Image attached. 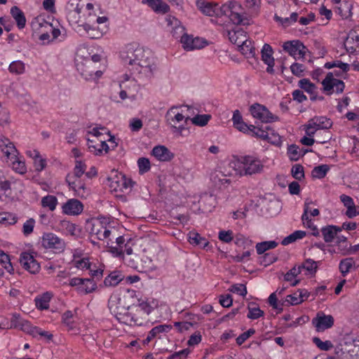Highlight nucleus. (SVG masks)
<instances>
[{"mask_svg": "<svg viewBox=\"0 0 359 359\" xmlns=\"http://www.w3.org/2000/svg\"><path fill=\"white\" fill-rule=\"evenodd\" d=\"M120 57L125 65L136 77L124 74L114 81V88L121 89L144 88L146 83L158 70L156 60L149 49L134 43L128 44L121 52Z\"/></svg>", "mask_w": 359, "mask_h": 359, "instance_id": "1", "label": "nucleus"}, {"mask_svg": "<svg viewBox=\"0 0 359 359\" xmlns=\"http://www.w3.org/2000/svg\"><path fill=\"white\" fill-rule=\"evenodd\" d=\"M135 293L133 290H127L121 297L113 294L109 297L108 300L109 309L117 320L120 316L119 313L125 314L128 310L133 309Z\"/></svg>", "mask_w": 359, "mask_h": 359, "instance_id": "2", "label": "nucleus"}, {"mask_svg": "<svg viewBox=\"0 0 359 359\" xmlns=\"http://www.w3.org/2000/svg\"><path fill=\"white\" fill-rule=\"evenodd\" d=\"M335 353L341 359H359V337H346L336 348Z\"/></svg>", "mask_w": 359, "mask_h": 359, "instance_id": "3", "label": "nucleus"}, {"mask_svg": "<svg viewBox=\"0 0 359 359\" xmlns=\"http://www.w3.org/2000/svg\"><path fill=\"white\" fill-rule=\"evenodd\" d=\"M76 67L78 72L86 80L95 81L100 78L103 74L102 71L98 69V67L94 66L93 62L83 59L76 60Z\"/></svg>", "mask_w": 359, "mask_h": 359, "instance_id": "4", "label": "nucleus"}, {"mask_svg": "<svg viewBox=\"0 0 359 359\" xmlns=\"http://www.w3.org/2000/svg\"><path fill=\"white\" fill-rule=\"evenodd\" d=\"M41 243L44 249L56 254L63 252L66 248L65 241L51 232L43 233Z\"/></svg>", "mask_w": 359, "mask_h": 359, "instance_id": "5", "label": "nucleus"}, {"mask_svg": "<svg viewBox=\"0 0 359 359\" xmlns=\"http://www.w3.org/2000/svg\"><path fill=\"white\" fill-rule=\"evenodd\" d=\"M240 161L243 165L242 168L245 175L258 174L263 170L264 165L261 161L254 156H241Z\"/></svg>", "mask_w": 359, "mask_h": 359, "instance_id": "6", "label": "nucleus"}, {"mask_svg": "<svg viewBox=\"0 0 359 359\" xmlns=\"http://www.w3.org/2000/svg\"><path fill=\"white\" fill-rule=\"evenodd\" d=\"M346 72H342L341 69L334 70L332 72H328L325 78L322 81L323 86V90H344L345 88V84L342 80L339 79Z\"/></svg>", "mask_w": 359, "mask_h": 359, "instance_id": "7", "label": "nucleus"}, {"mask_svg": "<svg viewBox=\"0 0 359 359\" xmlns=\"http://www.w3.org/2000/svg\"><path fill=\"white\" fill-rule=\"evenodd\" d=\"M252 116L263 123H272L279 120L278 116L273 114L265 106L255 103L250 107Z\"/></svg>", "mask_w": 359, "mask_h": 359, "instance_id": "8", "label": "nucleus"}, {"mask_svg": "<svg viewBox=\"0 0 359 359\" xmlns=\"http://www.w3.org/2000/svg\"><path fill=\"white\" fill-rule=\"evenodd\" d=\"M83 6V4H81V0H69L66 6L68 20L72 23H78Z\"/></svg>", "mask_w": 359, "mask_h": 359, "instance_id": "9", "label": "nucleus"}, {"mask_svg": "<svg viewBox=\"0 0 359 359\" xmlns=\"http://www.w3.org/2000/svg\"><path fill=\"white\" fill-rule=\"evenodd\" d=\"M21 266L30 273L36 274L39 272L41 266L30 253L22 252L20 257Z\"/></svg>", "mask_w": 359, "mask_h": 359, "instance_id": "10", "label": "nucleus"}, {"mask_svg": "<svg viewBox=\"0 0 359 359\" xmlns=\"http://www.w3.org/2000/svg\"><path fill=\"white\" fill-rule=\"evenodd\" d=\"M334 318L331 315H325L323 312L317 313L316 318L312 320V323L315 326L316 331L323 332L332 327L334 325Z\"/></svg>", "mask_w": 359, "mask_h": 359, "instance_id": "11", "label": "nucleus"}, {"mask_svg": "<svg viewBox=\"0 0 359 359\" xmlns=\"http://www.w3.org/2000/svg\"><path fill=\"white\" fill-rule=\"evenodd\" d=\"M171 325H158L154 327L149 332L145 339L142 341L143 345H147L150 341L156 338L161 339L172 330Z\"/></svg>", "mask_w": 359, "mask_h": 359, "instance_id": "12", "label": "nucleus"}, {"mask_svg": "<svg viewBox=\"0 0 359 359\" xmlns=\"http://www.w3.org/2000/svg\"><path fill=\"white\" fill-rule=\"evenodd\" d=\"M182 47L186 50H193L195 49H201L203 48L207 42L199 38V37H193V36L188 35L187 34H184L180 40Z\"/></svg>", "mask_w": 359, "mask_h": 359, "instance_id": "13", "label": "nucleus"}, {"mask_svg": "<svg viewBox=\"0 0 359 359\" xmlns=\"http://www.w3.org/2000/svg\"><path fill=\"white\" fill-rule=\"evenodd\" d=\"M31 27L34 32H39L40 29L44 27L51 32L53 39H56L60 34L59 29L53 28L52 25L48 22L41 16L34 18L31 22Z\"/></svg>", "mask_w": 359, "mask_h": 359, "instance_id": "14", "label": "nucleus"}, {"mask_svg": "<svg viewBox=\"0 0 359 359\" xmlns=\"http://www.w3.org/2000/svg\"><path fill=\"white\" fill-rule=\"evenodd\" d=\"M283 48L285 51L294 57L297 55L299 57H304L306 50L304 44L298 40L286 41L283 43Z\"/></svg>", "mask_w": 359, "mask_h": 359, "instance_id": "15", "label": "nucleus"}, {"mask_svg": "<svg viewBox=\"0 0 359 359\" xmlns=\"http://www.w3.org/2000/svg\"><path fill=\"white\" fill-rule=\"evenodd\" d=\"M62 212L68 215H77L82 212L83 205L81 201L77 199L72 198L68 200L62 205Z\"/></svg>", "mask_w": 359, "mask_h": 359, "instance_id": "16", "label": "nucleus"}, {"mask_svg": "<svg viewBox=\"0 0 359 359\" xmlns=\"http://www.w3.org/2000/svg\"><path fill=\"white\" fill-rule=\"evenodd\" d=\"M261 53L262 60L268 65L266 72L272 74L273 72L274 59L272 56L273 49L271 46L268 43H265L262 47Z\"/></svg>", "mask_w": 359, "mask_h": 359, "instance_id": "17", "label": "nucleus"}, {"mask_svg": "<svg viewBox=\"0 0 359 359\" xmlns=\"http://www.w3.org/2000/svg\"><path fill=\"white\" fill-rule=\"evenodd\" d=\"M152 155L161 161H170L174 158V154L166 147L158 145L154 147Z\"/></svg>", "mask_w": 359, "mask_h": 359, "instance_id": "18", "label": "nucleus"}, {"mask_svg": "<svg viewBox=\"0 0 359 359\" xmlns=\"http://www.w3.org/2000/svg\"><path fill=\"white\" fill-rule=\"evenodd\" d=\"M111 234V231L104 226L100 222L97 221L92 224L90 229L91 236H95L96 238L103 241L107 238Z\"/></svg>", "mask_w": 359, "mask_h": 359, "instance_id": "19", "label": "nucleus"}, {"mask_svg": "<svg viewBox=\"0 0 359 359\" xmlns=\"http://www.w3.org/2000/svg\"><path fill=\"white\" fill-rule=\"evenodd\" d=\"M0 148L8 158L18 155L14 144L6 137L0 139Z\"/></svg>", "mask_w": 359, "mask_h": 359, "instance_id": "20", "label": "nucleus"}, {"mask_svg": "<svg viewBox=\"0 0 359 359\" xmlns=\"http://www.w3.org/2000/svg\"><path fill=\"white\" fill-rule=\"evenodd\" d=\"M196 6L205 15L208 16L217 17V4L206 1L205 0H197Z\"/></svg>", "mask_w": 359, "mask_h": 359, "instance_id": "21", "label": "nucleus"}, {"mask_svg": "<svg viewBox=\"0 0 359 359\" xmlns=\"http://www.w3.org/2000/svg\"><path fill=\"white\" fill-rule=\"evenodd\" d=\"M118 320L123 324L128 325H142L143 324V320L139 316H137V313H132L130 312L127 311L125 314H120Z\"/></svg>", "mask_w": 359, "mask_h": 359, "instance_id": "22", "label": "nucleus"}, {"mask_svg": "<svg viewBox=\"0 0 359 359\" xmlns=\"http://www.w3.org/2000/svg\"><path fill=\"white\" fill-rule=\"evenodd\" d=\"M142 3L148 5L156 13H166L170 10L169 6L161 0H142Z\"/></svg>", "mask_w": 359, "mask_h": 359, "instance_id": "23", "label": "nucleus"}, {"mask_svg": "<svg viewBox=\"0 0 359 359\" xmlns=\"http://www.w3.org/2000/svg\"><path fill=\"white\" fill-rule=\"evenodd\" d=\"M341 231V228L333 225H328L321 229L323 239L326 243L332 242Z\"/></svg>", "mask_w": 359, "mask_h": 359, "instance_id": "24", "label": "nucleus"}, {"mask_svg": "<svg viewBox=\"0 0 359 359\" xmlns=\"http://www.w3.org/2000/svg\"><path fill=\"white\" fill-rule=\"evenodd\" d=\"M82 30L84 31V32L87 34L88 37L90 39H99L102 35V33L101 32H100L97 29L88 23H84L83 25L78 26V32H80L81 34H83L82 33Z\"/></svg>", "mask_w": 359, "mask_h": 359, "instance_id": "25", "label": "nucleus"}, {"mask_svg": "<svg viewBox=\"0 0 359 359\" xmlns=\"http://www.w3.org/2000/svg\"><path fill=\"white\" fill-rule=\"evenodd\" d=\"M11 14L17 23L18 27L21 29L25 27L26 18L24 13L18 7L13 6L11 9Z\"/></svg>", "mask_w": 359, "mask_h": 359, "instance_id": "26", "label": "nucleus"}, {"mask_svg": "<svg viewBox=\"0 0 359 359\" xmlns=\"http://www.w3.org/2000/svg\"><path fill=\"white\" fill-rule=\"evenodd\" d=\"M11 161L12 169L17 173L24 175L27 172L25 162L18 155L8 158Z\"/></svg>", "mask_w": 359, "mask_h": 359, "instance_id": "27", "label": "nucleus"}, {"mask_svg": "<svg viewBox=\"0 0 359 359\" xmlns=\"http://www.w3.org/2000/svg\"><path fill=\"white\" fill-rule=\"evenodd\" d=\"M189 242L190 244L198 245L203 249H205L209 245V242L204 237L192 231L189 233Z\"/></svg>", "mask_w": 359, "mask_h": 359, "instance_id": "28", "label": "nucleus"}, {"mask_svg": "<svg viewBox=\"0 0 359 359\" xmlns=\"http://www.w3.org/2000/svg\"><path fill=\"white\" fill-rule=\"evenodd\" d=\"M123 278V276L119 271H113L109 273L104 280V284L106 287H115Z\"/></svg>", "mask_w": 359, "mask_h": 359, "instance_id": "29", "label": "nucleus"}, {"mask_svg": "<svg viewBox=\"0 0 359 359\" xmlns=\"http://www.w3.org/2000/svg\"><path fill=\"white\" fill-rule=\"evenodd\" d=\"M229 38L231 43L240 46L243 40L246 39L245 32L242 29H238L229 32Z\"/></svg>", "mask_w": 359, "mask_h": 359, "instance_id": "30", "label": "nucleus"}, {"mask_svg": "<svg viewBox=\"0 0 359 359\" xmlns=\"http://www.w3.org/2000/svg\"><path fill=\"white\" fill-rule=\"evenodd\" d=\"M97 289V283L90 278H84L83 285L81 287L76 288L79 293L88 294L93 292Z\"/></svg>", "mask_w": 359, "mask_h": 359, "instance_id": "31", "label": "nucleus"}, {"mask_svg": "<svg viewBox=\"0 0 359 359\" xmlns=\"http://www.w3.org/2000/svg\"><path fill=\"white\" fill-rule=\"evenodd\" d=\"M251 130L250 135L260 138L262 140H265L266 138L268 137V132L270 130L269 126L264 127H257L253 125H251Z\"/></svg>", "mask_w": 359, "mask_h": 359, "instance_id": "32", "label": "nucleus"}, {"mask_svg": "<svg viewBox=\"0 0 359 359\" xmlns=\"http://www.w3.org/2000/svg\"><path fill=\"white\" fill-rule=\"evenodd\" d=\"M248 309L249 311L247 317L252 320L258 319L264 316V313L260 308L254 302H250L248 304Z\"/></svg>", "mask_w": 359, "mask_h": 359, "instance_id": "33", "label": "nucleus"}, {"mask_svg": "<svg viewBox=\"0 0 359 359\" xmlns=\"http://www.w3.org/2000/svg\"><path fill=\"white\" fill-rule=\"evenodd\" d=\"M306 235V231L297 230L294 231L292 233L290 234L289 236H286L281 241V244L283 245H287L290 243H292L295 242L296 241L299 239H302L304 237H305Z\"/></svg>", "mask_w": 359, "mask_h": 359, "instance_id": "34", "label": "nucleus"}, {"mask_svg": "<svg viewBox=\"0 0 359 359\" xmlns=\"http://www.w3.org/2000/svg\"><path fill=\"white\" fill-rule=\"evenodd\" d=\"M311 121L316 127V130L329 129L332 125V121L324 116L314 117Z\"/></svg>", "mask_w": 359, "mask_h": 359, "instance_id": "35", "label": "nucleus"}, {"mask_svg": "<svg viewBox=\"0 0 359 359\" xmlns=\"http://www.w3.org/2000/svg\"><path fill=\"white\" fill-rule=\"evenodd\" d=\"M241 53L246 57H253L255 54V49L252 46V42L245 39L242 41V43L238 46Z\"/></svg>", "mask_w": 359, "mask_h": 359, "instance_id": "36", "label": "nucleus"}, {"mask_svg": "<svg viewBox=\"0 0 359 359\" xmlns=\"http://www.w3.org/2000/svg\"><path fill=\"white\" fill-rule=\"evenodd\" d=\"M229 18L233 24L242 25H249V20L238 13L236 11V8L231 10V12L229 15Z\"/></svg>", "mask_w": 359, "mask_h": 359, "instance_id": "37", "label": "nucleus"}, {"mask_svg": "<svg viewBox=\"0 0 359 359\" xmlns=\"http://www.w3.org/2000/svg\"><path fill=\"white\" fill-rule=\"evenodd\" d=\"M278 246L275 241H263L256 245V250L258 255L264 254L266 250L273 249Z\"/></svg>", "mask_w": 359, "mask_h": 359, "instance_id": "38", "label": "nucleus"}, {"mask_svg": "<svg viewBox=\"0 0 359 359\" xmlns=\"http://www.w3.org/2000/svg\"><path fill=\"white\" fill-rule=\"evenodd\" d=\"M172 110L173 108L168 111L165 115V118L167 119L168 123L170 124L172 127L176 128L177 126L175 125L177 124V123L182 121L184 118V116L180 113H177L176 114L172 115V114H174Z\"/></svg>", "mask_w": 359, "mask_h": 359, "instance_id": "39", "label": "nucleus"}, {"mask_svg": "<svg viewBox=\"0 0 359 359\" xmlns=\"http://www.w3.org/2000/svg\"><path fill=\"white\" fill-rule=\"evenodd\" d=\"M50 295L48 292L44 293L41 297L35 298V304L40 310L47 309L49 307Z\"/></svg>", "mask_w": 359, "mask_h": 359, "instance_id": "40", "label": "nucleus"}, {"mask_svg": "<svg viewBox=\"0 0 359 359\" xmlns=\"http://www.w3.org/2000/svg\"><path fill=\"white\" fill-rule=\"evenodd\" d=\"M0 263L2 266L10 273H13L14 268L11 262V259L8 255L5 253L0 249Z\"/></svg>", "mask_w": 359, "mask_h": 359, "instance_id": "41", "label": "nucleus"}, {"mask_svg": "<svg viewBox=\"0 0 359 359\" xmlns=\"http://www.w3.org/2000/svg\"><path fill=\"white\" fill-rule=\"evenodd\" d=\"M354 264L355 261L353 257L346 258L340 262L339 268L343 276H345L349 272Z\"/></svg>", "mask_w": 359, "mask_h": 359, "instance_id": "42", "label": "nucleus"}, {"mask_svg": "<svg viewBox=\"0 0 359 359\" xmlns=\"http://www.w3.org/2000/svg\"><path fill=\"white\" fill-rule=\"evenodd\" d=\"M57 204V199L55 196L47 195L42 198L41 205L44 208H48L50 210L53 211Z\"/></svg>", "mask_w": 359, "mask_h": 359, "instance_id": "43", "label": "nucleus"}, {"mask_svg": "<svg viewBox=\"0 0 359 359\" xmlns=\"http://www.w3.org/2000/svg\"><path fill=\"white\" fill-rule=\"evenodd\" d=\"M236 8V4L230 2L229 4H224L222 6H219L217 4V17H221L222 15L229 16V13L231 12L232 9Z\"/></svg>", "mask_w": 359, "mask_h": 359, "instance_id": "44", "label": "nucleus"}, {"mask_svg": "<svg viewBox=\"0 0 359 359\" xmlns=\"http://www.w3.org/2000/svg\"><path fill=\"white\" fill-rule=\"evenodd\" d=\"M166 21L168 22V25L175 27V28H173V30H172L171 32L173 36L177 38L178 36H177V34H178V31L180 32V34L182 33L184 31V28L182 27L179 26L180 21L175 17L171 16L168 17L166 19Z\"/></svg>", "mask_w": 359, "mask_h": 359, "instance_id": "45", "label": "nucleus"}, {"mask_svg": "<svg viewBox=\"0 0 359 359\" xmlns=\"http://www.w3.org/2000/svg\"><path fill=\"white\" fill-rule=\"evenodd\" d=\"M210 114H198L191 119L193 124L198 126H205L211 118Z\"/></svg>", "mask_w": 359, "mask_h": 359, "instance_id": "46", "label": "nucleus"}, {"mask_svg": "<svg viewBox=\"0 0 359 359\" xmlns=\"http://www.w3.org/2000/svg\"><path fill=\"white\" fill-rule=\"evenodd\" d=\"M329 170V166L325 164L316 166L312 170V175L314 177L322 179L325 177Z\"/></svg>", "mask_w": 359, "mask_h": 359, "instance_id": "47", "label": "nucleus"}, {"mask_svg": "<svg viewBox=\"0 0 359 359\" xmlns=\"http://www.w3.org/2000/svg\"><path fill=\"white\" fill-rule=\"evenodd\" d=\"M278 260V256L273 253H264L259 257V264L264 266H267Z\"/></svg>", "mask_w": 359, "mask_h": 359, "instance_id": "48", "label": "nucleus"}, {"mask_svg": "<svg viewBox=\"0 0 359 359\" xmlns=\"http://www.w3.org/2000/svg\"><path fill=\"white\" fill-rule=\"evenodd\" d=\"M133 308L135 309L137 316H139L141 313L149 315L153 310V308L148 303L144 302L138 303L137 304H135Z\"/></svg>", "mask_w": 359, "mask_h": 359, "instance_id": "49", "label": "nucleus"}, {"mask_svg": "<svg viewBox=\"0 0 359 359\" xmlns=\"http://www.w3.org/2000/svg\"><path fill=\"white\" fill-rule=\"evenodd\" d=\"M72 190L74 191L76 196L81 198L85 197L88 194L86 184L80 179H79L76 182V189Z\"/></svg>", "mask_w": 359, "mask_h": 359, "instance_id": "50", "label": "nucleus"}, {"mask_svg": "<svg viewBox=\"0 0 359 359\" xmlns=\"http://www.w3.org/2000/svg\"><path fill=\"white\" fill-rule=\"evenodd\" d=\"M287 154L291 161H298L301 156L299 147L294 144L289 145L287 147Z\"/></svg>", "mask_w": 359, "mask_h": 359, "instance_id": "51", "label": "nucleus"}, {"mask_svg": "<svg viewBox=\"0 0 359 359\" xmlns=\"http://www.w3.org/2000/svg\"><path fill=\"white\" fill-rule=\"evenodd\" d=\"M8 69L11 73L16 74H22L25 72V64L20 60L13 61L9 65Z\"/></svg>", "mask_w": 359, "mask_h": 359, "instance_id": "52", "label": "nucleus"}, {"mask_svg": "<svg viewBox=\"0 0 359 359\" xmlns=\"http://www.w3.org/2000/svg\"><path fill=\"white\" fill-rule=\"evenodd\" d=\"M17 222V217L9 212L0 213V223L6 225H11L15 224Z\"/></svg>", "mask_w": 359, "mask_h": 359, "instance_id": "53", "label": "nucleus"}, {"mask_svg": "<svg viewBox=\"0 0 359 359\" xmlns=\"http://www.w3.org/2000/svg\"><path fill=\"white\" fill-rule=\"evenodd\" d=\"M292 176L297 180H302L304 178V167L301 164H295L291 169Z\"/></svg>", "mask_w": 359, "mask_h": 359, "instance_id": "54", "label": "nucleus"}, {"mask_svg": "<svg viewBox=\"0 0 359 359\" xmlns=\"http://www.w3.org/2000/svg\"><path fill=\"white\" fill-rule=\"evenodd\" d=\"M305 271H306V275H315L318 269L317 262L313 259L309 258L305 259Z\"/></svg>", "mask_w": 359, "mask_h": 359, "instance_id": "55", "label": "nucleus"}, {"mask_svg": "<svg viewBox=\"0 0 359 359\" xmlns=\"http://www.w3.org/2000/svg\"><path fill=\"white\" fill-rule=\"evenodd\" d=\"M34 166L36 170L41 171L46 165V161L42 158L38 151L34 150Z\"/></svg>", "mask_w": 359, "mask_h": 359, "instance_id": "56", "label": "nucleus"}, {"mask_svg": "<svg viewBox=\"0 0 359 359\" xmlns=\"http://www.w3.org/2000/svg\"><path fill=\"white\" fill-rule=\"evenodd\" d=\"M313 342L322 351H329L333 347V344L330 341H323L318 337H313Z\"/></svg>", "mask_w": 359, "mask_h": 359, "instance_id": "57", "label": "nucleus"}, {"mask_svg": "<svg viewBox=\"0 0 359 359\" xmlns=\"http://www.w3.org/2000/svg\"><path fill=\"white\" fill-rule=\"evenodd\" d=\"M265 140H267L271 144L276 146H280L282 143L280 136L278 133H275L271 128L268 132V137L266 138Z\"/></svg>", "mask_w": 359, "mask_h": 359, "instance_id": "58", "label": "nucleus"}, {"mask_svg": "<svg viewBox=\"0 0 359 359\" xmlns=\"http://www.w3.org/2000/svg\"><path fill=\"white\" fill-rule=\"evenodd\" d=\"M285 302L286 305H298L303 302V299L299 296L298 290L292 294H288L286 297Z\"/></svg>", "mask_w": 359, "mask_h": 359, "instance_id": "59", "label": "nucleus"}, {"mask_svg": "<svg viewBox=\"0 0 359 359\" xmlns=\"http://www.w3.org/2000/svg\"><path fill=\"white\" fill-rule=\"evenodd\" d=\"M86 170V165L83 162L81 161H76V165L72 174L77 178H81L85 173Z\"/></svg>", "mask_w": 359, "mask_h": 359, "instance_id": "60", "label": "nucleus"}, {"mask_svg": "<svg viewBox=\"0 0 359 359\" xmlns=\"http://www.w3.org/2000/svg\"><path fill=\"white\" fill-rule=\"evenodd\" d=\"M137 164L139 167V171L142 174L148 172L151 168L150 161L147 158H140L137 161Z\"/></svg>", "mask_w": 359, "mask_h": 359, "instance_id": "61", "label": "nucleus"}, {"mask_svg": "<svg viewBox=\"0 0 359 359\" xmlns=\"http://www.w3.org/2000/svg\"><path fill=\"white\" fill-rule=\"evenodd\" d=\"M87 142L89 151L97 156H100V150L99 149V140L97 139V140H95L87 138Z\"/></svg>", "mask_w": 359, "mask_h": 359, "instance_id": "62", "label": "nucleus"}, {"mask_svg": "<svg viewBox=\"0 0 359 359\" xmlns=\"http://www.w3.org/2000/svg\"><path fill=\"white\" fill-rule=\"evenodd\" d=\"M190 353L191 351L189 348H184L170 355L168 359H186Z\"/></svg>", "mask_w": 359, "mask_h": 359, "instance_id": "63", "label": "nucleus"}, {"mask_svg": "<svg viewBox=\"0 0 359 359\" xmlns=\"http://www.w3.org/2000/svg\"><path fill=\"white\" fill-rule=\"evenodd\" d=\"M346 45L354 44L359 46V35L355 31H351L346 37Z\"/></svg>", "mask_w": 359, "mask_h": 359, "instance_id": "64", "label": "nucleus"}]
</instances>
